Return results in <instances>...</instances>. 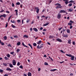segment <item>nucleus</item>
Segmentation results:
<instances>
[{
    "mask_svg": "<svg viewBox=\"0 0 76 76\" xmlns=\"http://www.w3.org/2000/svg\"><path fill=\"white\" fill-rule=\"evenodd\" d=\"M55 6H57L56 7V9H61L62 7V6H61V4L59 3L56 4H55Z\"/></svg>",
    "mask_w": 76,
    "mask_h": 76,
    "instance_id": "f257e3e1",
    "label": "nucleus"
},
{
    "mask_svg": "<svg viewBox=\"0 0 76 76\" xmlns=\"http://www.w3.org/2000/svg\"><path fill=\"white\" fill-rule=\"evenodd\" d=\"M66 56H68V57H71V58H70L71 60H74V59L75 58V56H72L71 54H66Z\"/></svg>",
    "mask_w": 76,
    "mask_h": 76,
    "instance_id": "f03ea898",
    "label": "nucleus"
},
{
    "mask_svg": "<svg viewBox=\"0 0 76 76\" xmlns=\"http://www.w3.org/2000/svg\"><path fill=\"white\" fill-rule=\"evenodd\" d=\"M12 64L14 66H15V65H16V61H15V60H12Z\"/></svg>",
    "mask_w": 76,
    "mask_h": 76,
    "instance_id": "7ed1b4c3",
    "label": "nucleus"
},
{
    "mask_svg": "<svg viewBox=\"0 0 76 76\" xmlns=\"http://www.w3.org/2000/svg\"><path fill=\"white\" fill-rule=\"evenodd\" d=\"M56 40L58 42H63V41L60 38H58L56 39Z\"/></svg>",
    "mask_w": 76,
    "mask_h": 76,
    "instance_id": "20e7f679",
    "label": "nucleus"
},
{
    "mask_svg": "<svg viewBox=\"0 0 76 76\" xmlns=\"http://www.w3.org/2000/svg\"><path fill=\"white\" fill-rule=\"evenodd\" d=\"M6 70H7V71H9V72H10V71H12V69L10 68L7 67V68L6 69Z\"/></svg>",
    "mask_w": 76,
    "mask_h": 76,
    "instance_id": "39448f33",
    "label": "nucleus"
},
{
    "mask_svg": "<svg viewBox=\"0 0 76 76\" xmlns=\"http://www.w3.org/2000/svg\"><path fill=\"white\" fill-rule=\"evenodd\" d=\"M64 1H65L64 3L66 4H67L69 3V1L68 0H63Z\"/></svg>",
    "mask_w": 76,
    "mask_h": 76,
    "instance_id": "423d86ee",
    "label": "nucleus"
},
{
    "mask_svg": "<svg viewBox=\"0 0 76 76\" xmlns=\"http://www.w3.org/2000/svg\"><path fill=\"white\" fill-rule=\"evenodd\" d=\"M61 14L58 13V14L57 15V18H58V19H60L61 18Z\"/></svg>",
    "mask_w": 76,
    "mask_h": 76,
    "instance_id": "0eeeda50",
    "label": "nucleus"
},
{
    "mask_svg": "<svg viewBox=\"0 0 76 76\" xmlns=\"http://www.w3.org/2000/svg\"><path fill=\"white\" fill-rule=\"evenodd\" d=\"M33 31H34L35 32H38V29H37V28H33Z\"/></svg>",
    "mask_w": 76,
    "mask_h": 76,
    "instance_id": "6e6552de",
    "label": "nucleus"
},
{
    "mask_svg": "<svg viewBox=\"0 0 76 76\" xmlns=\"http://www.w3.org/2000/svg\"><path fill=\"white\" fill-rule=\"evenodd\" d=\"M22 44L23 46H24V47H26V48H29L28 47V46L25 45V44H24V43H23V42L22 43Z\"/></svg>",
    "mask_w": 76,
    "mask_h": 76,
    "instance_id": "1a4fd4ad",
    "label": "nucleus"
},
{
    "mask_svg": "<svg viewBox=\"0 0 76 76\" xmlns=\"http://www.w3.org/2000/svg\"><path fill=\"white\" fill-rule=\"evenodd\" d=\"M60 13H66V11L64 10H61L60 12Z\"/></svg>",
    "mask_w": 76,
    "mask_h": 76,
    "instance_id": "9d476101",
    "label": "nucleus"
},
{
    "mask_svg": "<svg viewBox=\"0 0 76 76\" xmlns=\"http://www.w3.org/2000/svg\"><path fill=\"white\" fill-rule=\"evenodd\" d=\"M28 45L29 46V47H30L31 48V50H33V48L32 47V45L30 44V43L28 44Z\"/></svg>",
    "mask_w": 76,
    "mask_h": 76,
    "instance_id": "9b49d317",
    "label": "nucleus"
},
{
    "mask_svg": "<svg viewBox=\"0 0 76 76\" xmlns=\"http://www.w3.org/2000/svg\"><path fill=\"white\" fill-rule=\"evenodd\" d=\"M56 70H57V69H54L50 70V72H54V71H56Z\"/></svg>",
    "mask_w": 76,
    "mask_h": 76,
    "instance_id": "f8f14e48",
    "label": "nucleus"
},
{
    "mask_svg": "<svg viewBox=\"0 0 76 76\" xmlns=\"http://www.w3.org/2000/svg\"><path fill=\"white\" fill-rule=\"evenodd\" d=\"M2 16L5 18H6V15L5 14H3V15H2Z\"/></svg>",
    "mask_w": 76,
    "mask_h": 76,
    "instance_id": "ddd939ff",
    "label": "nucleus"
},
{
    "mask_svg": "<svg viewBox=\"0 0 76 76\" xmlns=\"http://www.w3.org/2000/svg\"><path fill=\"white\" fill-rule=\"evenodd\" d=\"M28 76H32V73L29 72L28 73Z\"/></svg>",
    "mask_w": 76,
    "mask_h": 76,
    "instance_id": "4468645a",
    "label": "nucleus"
},
{
    "mask_svg": "<svg viewBox=\"0 0 76 76\" xmlns=\"http://www.w3.org/2000/svg\"><path fill=\"white\" fill-rule=\"evenodd\" d=\"M48 24H49V23H46L45 24H43V26H47V25H48Z\"/></svg>",
    "mask_w": 76,
    "mask_h": 76,
    "instance_id": "2eb2a0df",
    "label": "nucleus"
},
{
    "mask_svg": "<svg viewBox=\"0 0 76 76\" xmlns=\"http://www.w3.org/2000/svg\"><path fill=\"white\" fill-rule=\"evenodd\" d=\"M41 43H42V41L41 40L39 41L38 42H37V44L39 45V44H40Z\"/></svg>",
    "mask_w": 76,
    "mask_h": 76,
    "instance_id": "dca6fc26",
    "label": "nucleus"
},
{
    "mask_svg": "<svg viewBox=\"0 0 76 76\" xmlns=\"http://www.w3.org/2000/svg\"><path fill=\"white\" fill-rule=\"evenodd\" d=\"M23 37L24 38H28V36L27 35H25L23 36Z\"/></svg>",
    "mask_w": 76,
    "mask_h": 76,
    "instance_id": "f3484780",
    "label": "nucleus"
},
{
    "mask_svg": "<svg viewBox=\"0 0 76 76\" xmlns=\"http://www.w3.org/2000/svg\"><path fill=\"white\" fill-rule=\"evenodd\" d=\"M15 12H16V13L15 14L17 16H18V10H15Z\"/></svg>",
    "mask_w": 76,
    "mask_h": 76,
    "instance_id": "a211bd4d",
    "label": "nucleus"
},
{
    "mask_svg": "<svg viewBox=\"0 0 76 76\" xmlns=\"http://www.w3.org/2000/svg\"><path fill=\"white\" fill-rule=\"evenodd\" d=\"M39 9L38 8L36 10V12L37 13H39Z\"/></svg>",
    "mask_w": 76,
    "mask_h": 76,
    "instance_id": "6ab92c4d",
    "label": "nucleus"
},
{
    "mask_svg": "<svg viewBox=\"0 0 76 76\" xmlns=\"http://www.w3.org/2000/svg\"><path fill=\"white\" fill-rule=\"evenodd\" d=\"M68 44H71V39H69L68 41Z\"/></svg>",
    "mask_w": 76,
    "mask_h": 76,
    "instance_id": "aec40b11",
    "label": "nucleus"
},
{
    "mask_svg": "<svg viewBox=\"0 0 76 76\" xmlns=\"http://www.w3.org/2000/svg\"><path fill=\"white\" fill-rule=\"evenodd\" d=\"M70 12H72L73 10L72 9H69L68 10Z\"/></svg>",
    "mask_w": 76,
    "mask_h": 76,
    "instance_id": "412c9836",
    "label": "nucleus"
},
{
    "mask_svg": "<svg viewBox=\"0 0 76 76\" xmlns=\"http://www.w3.org/2000/svg\"><path fill=\"white\" fill-rule=\"evenodd\" d=\"M20 49H19L18 48H17L16 51H17V53H19V51H20Z\"/></svg>",
    "mask_w": 76,
    "mask_h": 76,
    "instance_id": "4be33fe9",
    "label": "nucleus"
},
{
    "mask_svg": "<svg viewBox=\"0 0 76 76\" xmlns=\"http://www.w3.org/2000/svg\"><path fill=\"white\" fill-rule=\"evenodd\" d=\"M54 38V37H53V36H50L49 37V38L50 39V38Z\"/></svg>",
    "mask_w": 76,
    "mask_h": 76,
    "instance_id": "5701e85b",
    "label": "nucleus"
},
{
    "mask_svg": "<svg viewBox=\"0 0 76 76\" xmlns=\"http://www.w3.org/2000/svg\"><path fill=\"white\" fill-rule=\"evenodd\" d=\"M17 45L18 46L20 45V42H18L17 43Z\"/></svg>",
    "mask_w": 76,
    "mask_h": 76,
    "instance_id": "b1692460",
    "label": "nucleus"
},
{
    "mask_svg": "<svg viewBox=\"0 0 76 76\" xmlns=\"http://www.w3.org/2000/svg\"><path fill=\"white\" fill-rule=\"evenodd\" d=\"M63 36L64 37H65V38H67V37H68V35H65V34H64Z\"/></svg>",
    "mask_w": 76,
    "mask_h": 76,
    "instance_id": "393cba45",
    "label": "nucleus"
},
{
    "mask_svg": "<svg viewBox=\"0 0 76 76\" xmlns=\"http://www.w3.org/2000/svg\"><path fill=\"white\" fill-rule=\"evenodd\" d=\"M9 66H10V67H13V65H12V64H9Z\"/></svg>",
    "mask_w": 76,
    "mask_h": 76,
    "instance_id": "a878e982",
    "label": "nucleus"
},
{
    "mask_svg": "<svg viewBox=\"0 0 76 76\" xmlns=\"http://www.w3.org/2000/svg\"><path fill=\"white\" fill-rule=\"evenodd\" d=\"M70 30L69 29H67V32L68 33H70Z\"/></svg>",
    "mask_w": 76,
    "mask_h": 76,
    "instance_id": "bb28decb",
    "label": "nucleus"
},
{
    "mask_svg": "<svg viewBox=\"0 0 76 76\" xmlns=\"http://www.w3.org/2000/svg\"><path fill=\"white\" fill-rule=\"evenodd\" d=\"M3 64L4 66H7V64L6 63H3Z\"/></svg>",
    "mask_w": 76,
    "mask_h": 76,
    "instance_id": "cd10ccee",
    "label": "nucleus"
},
{
    "mask_svg": "<svg viewBox=\"0 0 76 76\" xmlns=\"http://www.w3.org/2000/svg\"><path fill=\"white\" fill-rule=\"evenodd\" d=\"M12 28H16V26H15L13 24L12 25Z\"/></svg>",
    "mask_w": 76,
    "mask_h": 76,
    "instance_id": "c85d7f7f",
    "label": "nucleus"
},
{
    "mask_svg": "<svg viewBox=\"0 0 76 76\" xmlns=\"http://www.w3.org/2000/svg\"><path fill=\"white\" fill-rule=\"evenodd\" d=\"M33 46H34V47H36L37 46V44L35 43H34L33 44Z\"/></svg>",
    "mask_w": 76,
    "mask_h": 76,
    "instance_id": "c756f323",
    "label": "nucleus"
},
{
    "mask_svg": "<svg viewBox=\"0 0 76 76\" xmlns=\"http://www.w3.org/2000/svg\"><path fill=\"white\" fill-rule=\"evenodd\" d=\"M7 57H8V58H10V54H8L7 55Z\"/></svg>",
    "mask_w": 76,
    "mask_h": 76,
    "instance_id": "7c9ffc66",
    "label": "nucleus"
},
{
    "mask_svg": "<svg viewBox=\"0 0 76 76\" xmlns=\"http://www.w3.org/2000/svg\"><path fill=\"white\" fill-rule=\"evenodd\" d=\"M11 17H12L11 16H10L9 18H8V21L9 22L10 21V18H11Z\"/></svg>",
    "mask_w": 76,
    "mask_h": 76,
    "instance_id": "2f4dec72",
    "label": "nucleus"
},
{
    "mask_svg": "<svg viewBox=\"0 0 76 76\" xmlns=\"http://www.w3.org/2000/svg\"><path fill=\"white\" fill-rule=\"evenodd\" d=\"M1 44L2 45H4V43L3 42H1Z\"/></svg>",
    "mask_w": 76,
    "mask_h": 76,
    "instance_id": "473e14b6",
    "label": "nucleus"
},
{
    "mask_svg": "<svg viewBox=\"0 0 76 76\" xmlns=\"http://www.w3.org/2000/svg\"><path fill=\"white\" fill-rule=\"evenodd\" d=\"M16 5H20V3H19V2H18L16 3Z\"/></svg>",
    "mask_w": 76,
    "mask_h": 76,
    "instance_id": "72a5a7b5",
    "label": "nucleus"
},
{
    "mask_svg": "<svg viewBox=\"0 0 76 76\" xmlns=\"http://www.w3.org/2000/svg\"><path fill=\"white\" fill-rule=\"evenodd\" d=\"M37 48H38V49H39V48H41V47L39 46V45H38L37 46Z\"/></svg>",
    "mask_w": 76,
    "mask_h": 76,
    "instance_id": "f704fd0d",
    "label": "nucleus"
},
{
    "mask_svg": "<svg viewBox=\"0 0 76 76\" xmlns=\"http://www.w3.org/2000/svg\"><path fill=\"white\" fill-rule=\"evenodd\" d=\"M68 25H70V26H72V24L71 23H68Z\"/></svg>",
    "mask_w": 76,
    "mask_h": 76,
    "instance_id": "c9c22d12",
    "label": "nucleus"
},
{
    "mask_svg": "<svg viewBox=\"0 0 76 76\" xmlns=\"http://www.w3.org/2000/svg\"><path fill=\"white\" fill-rule=\"evenodd\" d=\"M35 22V21L34 20H32L31 24H34V23Z\"/></svg>",
    "mask_w": 76,
    "mask_h": 76,
    "instance_id": "e433bc0d",
    "label": "nucleus"
},
{
    "mask_svg": "<svg viewBox=\"0 0 76 76\" xmlns=\"http://www.w3.org/2000/svg\"><path fill=\"white\" fill-rule=\"evenodd\" d=\"M4 10L3 9L1 11H0V13H3V12H4Z\"/></svg>",
    "mask_w": 76,
    "mask_h": 76,
    "instance_id": "4c0bfd02",
    "label": "nucleus"
},
{
    "mask_svg": "<svg viewBox=\"0 0 76 76\" xmlns=\"http://www.w3.org/2000/svg\"><path fill=\"white\" fill-rule=\"evenodd\" d=\"M4 39H5V40H6V39H7V37L6 36H4Z\"/></svg>",
    "mask_w": 76,
    "mask_h": 76,
    "instance_id": "58836bf2",
    "label": "nucleus"
},
{
    "mask_svg": "<svg viewBox=\"0 0 76 76\" xmlns=\"http://www.w3.org/2000/svg\"><path fill=\"white\" fill-rule=\"evenodd\" d=\"M4 58L5 60H9V58H7V57H4Z\"/></svg>",
    "mask_w": 76,
    "mask_h": 76,
    "instance_id": "ea45409f",
    "label": "nucleus"
},
{
    "mask_svg": "<svg viewBox=\"0 0 76 76\" xmlns=\"http://www.w3.org/2000/svg\"><path fill=\"white\" fill-rule=\"evenodd\" d=\"M69 6V7H71V6H72V4L71 3L70 4H69L68 5Z\"/></svg>",
    "mask_w": 76,
    "mask_h": 76,
    "instance_id": "a19ab883",
    "label": "nucleus"
},
{
    "mask_svg": "<svg viewBox=\"0 0 76 76\" xmlns=\"http://www.w3.org/2000/svg\"><path fill=\"white\" fill-rule=\"evenodd\" d=\"M3 70L1 69H0V73H3Z\"/></svg>",
    "mask_w": 76,
    "mask_h": 76,
    "instance_id": "79ce46f5",
    "label": "nucleus"
},
{
    "mask_svg": "<svg viewBox=\"0 0 76 76\" xmlns=\"http://www.w3.org/2000/svg\"><path fill=\"white\" fill-rule=\"evenodd\" d=\"M29 20H29V19H27L26 20L27 23H28V22H29Z\"/></svg>",
    "mask_w": 76,
    "mask_h": 76,
    "instance_id": "37998d69",
    "label": "nucleus"
},
{
    "mask_svg": "<svg viewBox=\"0 0 76 76\" xmlns=\"http://www.w3.org/2000/svg\"><path fill=\"white\" fill-rule=\"evenodd\" d=\"M8 26V23H6V25L5 27L7 28Z\"/></svg>",
    "mask_w": 76,
    "mask_h": 76,
    "instance_id": "c03bdc74",
    "label": "nucleus"
},
{
    "mask_svg": "<svg viewBox=\"0 0 76 76\" xmlns=\"http://www.w3.org/2000/svg\"><path fill=\"white\" fill-rule=\"evenodd\" d=\"M69 3H74V1L72 0H71L69 1Z\"/></svg>",
    "mask_w": 76,
    "mask_h": 76,
    "instance_id": "a18cd8bd",
    "label": "nucleus"
},
{
    "mask_svg": "<svg viewBox=\"0 0 76 76\" xmlns=\"http://www.w3.org/2000/svg\"><path fill=\"white\" fill-rule=\"evenodd\" d=\"M70 22L71 23V24H72V23H73L74 22L73 21H72V20H70Z\"/></svg>",
    "mask_w": 76,
    "mask_h": 76,
    "instance_id": "49530a36",
    "label": "nucleus"
},
{
    "mask_svg": "<svg viewBox=\"0 0 76 76\" xmlns=\"http://www.w3.org/2000/svg\"><path fill=\"white\" fill-rule=\"evenodd\" d=\"M19 67L20 68V69H23V66L22 65H20Z\"/></svg>",
    "mask_w": 76,
    "mask_h": 76,
    "instance_id": "de8ad7c7",
    "label": "nucleus"
},
{
    "mask_svg": "<svg viewBox=\"0 0 76 76\" xmlns=\"http://www.w3.org/2000/svg\"><path fill=\"white\" fill-rule=\"evenodd\" d=\"M66 30V29H63V34H64V31H65Z\"/></svg>",
    "mask_w": 76,
    "mask_h": 76,
    "instance_id": "09e8293b",
    "label": "nucleus"
},
{
    "mask_svg": "<svg viewBox=\"0 0 76 76\" xmlns=\"http://www.w3.org/2000/svg\"><path fill=\"white\" fill-rule=\"evenodd\" d=\"M34 9H35V10H37V9H39V8H38V7H35Z\"/></svg>",
    "mask_w": 76,
    "mask_h": 76,
    "instance_id": "8fccbe9b",
    "label": "nucleus"
},
{
    "mask_svg": "<svg viewBox=\"0 0 76 76\" xmlns=\"http://www.w3.org/2000/svg\"><path fill=\"white\" fill-rule=\"evenodd\" d=\"M64 63V61H63L62 62H59V63H60V64H62V63Z\"/></svg>",
    "mask_w": 76,
    "mask_h": 76,
    "instance_id": "3c124183",
    "label": "nucleus"
},
{
    "mask_svg": "<svg viewBox=\"0 0 76 76\" xmlns=\"http://www.w3.org/2000/svg\"><path fill=\"white\" fill-rule=\"evenodd\" d=\"M17 66H20V63L18 62L17 63Z\"/></svg>",
    "mask_w": 76,
    "mask_h": 76,
    "instance_id": "603ef678",
    "label": "nucleus"
},
{
    "mask_svg": "<svg viewBox=\"0 0 76 76\" xmlns=\"http://www.w3.org/2000/svg\"><path fill=\"white\" fill-rule=\"evenodd\" d=\"M45 65H48V63L45 62Z\"/></svg>",
    "mask_w": 76,
    "mask_h": 76,
    "instance_id": "864d4df0",
    "label": "nucleus"
},
{
    "mask_svg": "<svg viewBox=\"0 0 76 76\" xmlns=\"http://www.w3.org/2000/svg\"><path fill=\"white\" fill-rule=\"evenodd\" d=\"M8 46L10 47H12V45H11L10 44H9L8 45Z\"/></svg>",
    "mask_w": 76,
    "mask_h": 76,
    "instance_id": "5fc2aeb1",
    "label": "nucleus"
},
{
    "mask_svg": "<svg viewBox=\"0 0 76 76\" xmlns=\"http://www.w3.org/2000/svg\"><path fill=\"white\" fill-rule=\"evenodd\" d=\"M14 38H18V36L16 35L14 36Z\"/></svg>",
    "mask_w": 76,
    "mask_h": 76,
    "instance_id": "6e6d98bb",
    "label": "nucleus"
},
{
    "mask_svg": "<svg viewBox=\"0 0 76 76\" xmlns=\"http://www.w3.org/2000/svg\"><path fill=\"white\" fill-rule=\"evenodd\" d=\"M17 22H18V23H20V20H17Z\"/></svg>",
    "mask_w": 76,
    "mask_h": 76,
    "instance_id": "4d7b16f0",
    "label": "nucleus"
},
{
    "mask_svg": "<svg viewBox=\"0 0 76 76\" xmlns=\"http://www.w3.org/2000/svg\"><path fill=\"white\" fill-rule=\"evenodd\" d=\"M37 18L38 19H39V15L37 16Z\"/></svg>",
    "mask_w": 76,
    "mask_h": 76,
    "instance_id": "13d9d810",
    "label": "nucleus"
},
{
    "mask_svg": "<svg viewBox=\"0 0 76 76\" xmlns=\"http://www.w3.org/2000/svg\"><path fill=\"white\" fill-rule=\"evenodd\" d=\"M33 30V29H32V28H30V31L31 32H32V30Z\"/></svg>",
    "mask_w": 76,
    "mask_h": 76,
    "instance_id": "bf43d9fd",
    "label": "nucleus"
},
{
    "mask_svg": "<svg viewBox=\"0 0 76 76\" xmlns=\"http://www.w3.org/2000/svg\"><path fill=\"white\" fill-rule=\"evenodd\" d=\"M12 23H16V22H15V20H13L12 21Z\"/></svg>",
    "mask_w": 76,
    "mask_h": 76,
    "instance_id": "052dcab7",
    "label": "nucleus"
},
{
    "mask_svg": "<svg viewBox=\"0 0 76 76\" xmlns=\"http://www.w3.org/2000/svg\"><path fill=\"white\" fill-rule=\"evenodd\" d=\"M72 44H73V45H75V42H72Z\"/></svg>",
    "mask_w": 76,
    "mask_h": 76,
    "instance_id": "680f3d73",
    "label": "nucleus"
},
{
    "mask_svg": "<svg viewBox=\"0 0 76 76\" xmlns=\"http://www.w3.org/2000/svg\"><path fill=\"white\" fill-rule=\"evenodd\" d=\"M15 6V4L13 3H12V7H14Z\"/></svg>",
    "mask_w": 76,
    "mask_h": 76,
    "instance_id": "e2e57ef3",
    "label": "nucleus"
},
{
    "mask_svg": "<svg viewBox=\"0 0 76 76\" xmlns=\"http://www.w3.org/2000/svg\"><path fill=\"white\" fill-rule=\"evenodd\" d=\"M72 28H73V26H70V29H72Z\"/></svg>",
    "mask_w": 76,
    "mask_h": 76,
    "instance_id": "0e129e2a",
    "label": "nucleus"
},
{
    "mask_svg": "<svg viewBox=\"0 0 76 76\" xmlns=\"http://www.w3.org/2000/svg\"><path fill=\"white\" fill-rule=\"evenodd\" d=\"M10 54H14V52H10Z\"/></svg>",
    "mask_w": 76,
    "mask_h": 76,
    "instance_id": "69168bd1",
    "label": "nucleus"
},
{
    "mask_svg": "<svg viewBox=\"0 0 76 76\" xmlns=\"http://www.w3.org/2000/svg\"><path fill=\"white\" fill-rule=\"evenodd\" d=\"M62 29V27H61L60 28H58L59 31H61V29Z\"/></svg>",
    "mask_w": 76,
    "mask_h": 76,
    "instance_id": "338daca9",
    "label": "nucleus"
},
{
    "mask_svg": "<svg viewBox=\"0 0 76 76\" xmlns=\"http://www.w3.org/2000/svg\"><path fill=\"white\" fill-rule=\"evenodd\" d=\"M24 76H27V75L25 73L23 74Z\"/></svg>",
    "mask_w": 76,
    "mask_h": 76,
    "instance_id": "774afa93",
    "label": "nucleus"
}]
</instances>
